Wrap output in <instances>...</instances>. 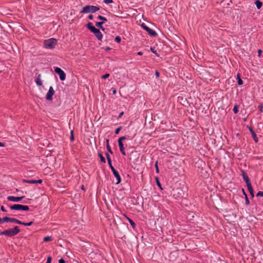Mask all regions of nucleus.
Listing matches in <instances>:
<instances>
[{
  "mask_svg": "<svg viewBox=\"0 0 263 263\" xmlns=\"http://www.w3.org/2000/svg\"><path fill=\"white\" fill-rule=\"evenodd\" d=\"M5 222H7V217L0 218V224L3 223Z\"/></svg>",
  "mask_w": 263,
  "mask_h": 263,
  "instance_id": "bb28decb",
  "label": "nucleus"
},
{
  "mask_svg": "<svg viewBox=\"0 0 263 263\" xmlns=\"http://www.w3.org/2000/svg\"><path fill=\"white\" fill-rule=\"evenodd\" d=\"M151 51L155 53L156 55H157V51L155 49V48L154 47H151Z\"/></svg>",
  "mask_w": 263,
  "mask_h": 263,
  "instance_id": "a19ab883",
  "label": "nucleus"
},
{
  "mask_svg": "<svg viewBox=\"0 0 263 263\" xmlns=\"http://www.w3.org/2000/svg\"><path fill=\"white\" fill-rule=\"evenodd\" d=\"M258 108H259V111H260V112H263V104H260L258 106Z\"/></svg>",
  "mask_w": 263,
  "mask_h": 263,
  "instance_id": "e433bc0d",
  "label": "nucleus"
},
{
  "mask_svg": "<svg viewBox=\"0 0 263 263\" xmlns=\"http://www.w3.org/2000/svg\"><path fill=\"white\" fill-rule=\"evenodd\" d=\"M88 18L89 20H93V15L92 14H90V15H88Z\"/></svg>",
  "mask_w": 263,
  "mask_h": 263,
  "instance_id": "3c124183",
  "label": "nucleus"
},
{
  "mask_svg": "<svg viewBox=\"0 0 263 263\" xmlns=\"http://www.w3.org/2000/svg\"><path fill=\"white\" fill-rule=\"evenodd\" d=\"M35 183H41L43 182L42 179L35 180Z\"/></svg>",
  "mask_w": 263,
  "mask_h": 263,
  "instance_id": "a18cd8bd",
  "label": "nucleus"
},
{
  "mask_svg": "<svg viewBox=\"0 0 263 263\" xmlns=\"http://www.w3.org/2000/svg\"><path fill=\"white\" fill-rule=\"evenodd\" d=\"M20 232V229L18 226H15L14 228L8 229L0 232L1 235H5L10 237L16 235Z\"/></svg>",
  "mask_w": 263,
  "mask_h": 263,
  "instance_id": "f257e3e1",
  "label": "nucleus"
},
{
  "mask_svg": "<svg viewBox=\"0 0 263 263\" xmlns=\"http://www.w3.org/2000/svg\"><path fill=\"white\" fill-rule=\"evenodd\" d=\"M86 27L88 29H89L91 31V32H92L94 28H95V27L92 25V24L91 22H89L86 25Z\"/></svg>",
  "mask_w": 263,
  "mask_h": 263,
  "instance_id": "412c9836",
  "label": "nucleus"
},
{
  "mask_svg": "<svg viewBox=\"0 0 263 263\" xmlns=\"http://www.w3.org/2000/svg\"><path fill=\"white\" fill-rule=\"evenodd\" d=\"M33 223V221H30L29 222H24L22 221V225L25 226H30Z\"/></svg>",
  "mask_w": 263,
  "mask_h": 263,
  "instance_id": "a878e982",
  "label": "nucleus"
},
{
  "mask_svg": "<svg viewBox=\"0 0 263 263\" xmlns=\"http://www.w3.org/2000/svg\"><path fill=\"white\" fill-rule=\"evenodd\" d=\"M5 146V144L4 143L0 142V147H4Z\"/></svg>",
  "mask_w": 263,
  "mask_h": 263,
  "instance_id": "864d4df0",
  "label": "nucleus"
},
{
  "mask_svg": "<svg viewBox=\"0 0 263 263\" xmlns=\"http://www.w3.org/2000/svg\"><path fill=\"white\" fill-rule=\"evenodd\" d=\"M129 222L130 223V224H131V226H132V227L133 228H135V226H136V224L135 223L129 218L128 217H127Z\"/></svg>",
  "mask_w": 263,
  "mask_h": 263,
  "instance_id": "393cba45",
  "label": "nucleus"
},
{
  "mask_svg": "<svg viewBox=\"0 0 263 263\" xmlns=\"http://www.w3.org/2000/svg\"><path fill=\"white\" fill-rule=\"evenodd\" d=\"M109 77V74L106 73L105 74L102 76L101 78L103 79H106L108 78Z\"/></svg>",
  "mask_w": 263,
  "mask_h": 263,
  "instance_id": "c9c22d12",
  "label": "nucleus"
},
{
  "mask_svg": "<svg viewBox=\"0 0 263 263\" xmlns=\"http://www.w3.org/2000/svg\"><path fill=\"white\" fill-rule=\"evenodd\" d=\"M55 72L60 76V79L61 81H64L66 79V74L64 71L60 68L56 67L54 69Z\"/></svg>",
  "mask_w": 263,
  "mask_h": 263,
  "instance_id": "39448f33",
  "label": "nucleus"
},
{
  "mask_svg": "<svg viewBox=\"0 0 263 263\" xmlns=\"http://www.w3.org/2000/svg\"><path fill=\"white\" fill-rule=\"evenodd\" d=\"M113 2L112 0H104V3H105L106 4H110Z\"/></svg>",
  "mask_w": 263,
  "mask_h": 263,
  "instance_id": "37998d69",
  "label": "nucleus"
},
{
  "mask_svg": "<svg viewBox=\"0 0 263 263\" xmlns=\"http://www.w3.org/2000/svg\"><path fill=\"white\" fill-rule=\"evenodd\" d=\"M155 168H156V172L157 173H159V167H158V161H157L155 164Z\"/></svg>",
  "mask_w": 263,
  "mask_h": 263,
  "instance_id": "f704fd0d",
  "label": "nucleus"
},
{
  "mask_svg": "<svg viewBox=\"0 0 263 263\" xmlns=\"http://www.w3.org/2000/svg\"><path fill=\"white\" fill-rule=\"evenodd\" d=\"M106 148H107V151L109 153H110L111 154L113 153L109 144H106Z\"/></svg>",
  "mask_w": 263,
  "mask_h": 263,
  "instance_id": "7c9ffc66",
  "label": "nucleus"
},
{
  "mask_svg": "<svg viewBox=\"0 0 263 263\" xmlns=\"http://www.w3.org/2000/svg\"><path fill=\"white\" fill-rule=\"evenodd\" d=\"M137 54H138V55H142L143 54V52H141V51H140V52H138L137 53Z\"/></svg>",
  "mask_w": 263,
  "mask_h": 263,
  "instance_id": "6e6d98bb",
  "label": "nucleus"
},
{
  "mask_svg": "<svg viewBox=\"0 0 263 263\" xmlns=\"http://www.w3.org/2000/svg\"><path fill=\"white\" fill-rule=\"evenodd\" d=\"M110 47H106V48H105V50H106V51H107V50H110Z\"/></svg>",
  "mask_w": 263,
  "mask_h": 263,
  "instance_id": "4d7b16f0",
  "label": "nucleus"
},
{
  "mask_svg": "<svg viewBox=\"0 0 263 263\" xmlns=\"http://www.w3.org/2000/svg\"><path fill=\"white\" fill-rule=\"evenodd\" d=\"M7 222H15L18 224H22V221H20V220L14 218H11V217H7Z\"/></svg>",
  "mask_w": 263,
  "mask_h": 263,
  "instance_id": "f8f14e48",
  "label": "nucleus"
},
{
  "mask_svg": "<svg viewBox=\"0 0 263 263\" xmlns=\"http://www.w3.org/2000/svg\"><path fill=\"white\" fill-rule=\"evenodd\" d=\"M241 175L244 181L246 182V185L251 183L249 177L244 170H241Z\"/></svg>",
  "mask_w": 263,
  "mask_h": 263,
  "instance_id": "1a4fd4ad",
  "label": "nucleus"
},
{
  "mask_svg": "<svg viewBox=\"0 0 263 263\" xmlns=\"http://www.w3.org/2000/svg\"><path fill=\"white\" fill-rule=\"evenodd\" d=\"M1 210L3 212H7L6 210L5 209V207L4 206H2L1 208Z\"/></svg>",
  "mask_w": 263,
  "mask_h": 263,
  "instance_id": "8fccbe9b",
  "label": "nucleus"
},
{
  "mask_svg": "<svg viewBox=\"0 0 263 263\" xmlns=\"http://www.w3.org/2000/svg\"><path fill=\"white\" fill-rule=\"evenodd\" d=\"M242 192H243V195L245 196V197H246V195H247V194L246 193V192H245V191L244 189H242Z\"/></svg>",
  "mask_w": 263,
  "mask_h": 263,
  "instance_id": "5fc2aeb1",
  "label": "nucleus"
},
{
  "mask_svg": "<svg viewBox=\"0 0 263 263\" xmlns=\"http://www.w3.org/2000/svg\"><path fill=\"white\" fill-rule=\"evenodd\" d=\"M70 140L71 141H74V137L73 135V130H71V132H70Z\"/></svg>",
  "mask_w": 263,
  "mask_h": 263,
  "instance_id": "c85d7f7f",
  "label": "nucleus"
},
{
  "mask_svg": "<svg viewBox=\"0 0 263 263\" xmlns=\"http://www.w3.org/2000/svg\"><path fill=\"white\" fill-rule=\"evenodd\" d=\"M59 263H66V262L64 259L61 258L59 260Z\"/></svg>",
  "mask_w": 263,
  "mask_h": 263,
  "instance_id": "49530a36",
  "label": "nucleus"
},
{
  "mask_svg": "<svg viewBox=\"0 0 263 263\" xmlns=\"http://www.w3.org/2000/svg\"><path fill=\"white\" fill-rule=\"evenodd\" d=\"M114 175L115 176V177L117 179V182H116V184H119L121 182V177L120 176V174L119 173H118V172H117V173H115Z\"/></svg>",
  "mask_w": 263,
  "mask_h": 263,
  "instance_id": "dca6fc26",
  "label": "nucleus"
},
{
  "mask_svg": "<svg viewBox=\"0 0 263 263\" xmlns=\"http://www.w3.org/2000/svg\"><path fill=\"white\" fill-rule=\"evenodd\" d=\"M105 155H106V158L107 160L108 164L110 169H111L112 168L114 167V166L112 165V164H111V160L110 155L107 153H106Z\"/></svg>",
  "mask_w": 263,
  "mask_h": 263,
  "instance_id": "4468645a",
  "label": "nucleus"
},
{
  "mask_svg": "<svg viewBox=\"0 0 263 263\" xmlns=\"http://www.w3.org/2000/svg\"><path fill=\"white\" fill-rule=\"evenodd\" d=\"M92 32L95 34V35L96 36V37L98 39L99 41H102L103 35L99 29L95 28L92 30Z\"/></svg>",
  "mask_w": 263,
  "mask_h": 263,
  "instance_id": "6e6552de",
  "label": "nucleus"
},
{
  "mask_svg": "<svg viewBox=\"0 0 263 263\" xmlns=\"http://www.w3.org/2000/svg\"><path fill=\"white\" fill-rule=\"evenodd\" d=\"M52 260V257L50 256H48L47 259L46 263H51Z\"/></svg>",
  "mask_w": 263,
  "mask_h": 263,
  "instance_id": "ea45409f",
  "label": "nucleus"
},
{
  "mask_svg": "<svg viewBox=\"0 0 263 263\" xmlns=\"http://www.w3.org/2000/svg\"><path fill=\"white\" fill-rule=\"evenodd\" d=\"M155 75L157 77V78H158L160 76V73L158 70L155 71Z\"/></svg>",
  "mask_w": 263,
  "mask_h": 263,
  "instance_id": "c03bdc74",
  "label": "nucleus"
},
{
  "mask_svg": "<svg viewBox=\"0 0 263 263\" xmlns=\"http://www.w3.org/2000/svg\"><path fill=\"white\" fill-rule=\"evenodd\" d=\"M237 81H237L238 82V84L239 85H241L243 84V81L241 79L240 74L239 73L237 74Z\"/></svg>",
  "mask_w": 263,
  "mask_h": 263,
  "instance_id": "6ab92c4d",
  "label": "nucleus"
},
{
  "mask_svg": "<svg viewBox=\"0 0 263 263\" xmlns=\"http://www.w3.org/2000/svg\"><path fill=\"white\" fill-rule=\"evenodd\" d=\"M247 186L248 187V190L249 192H250L251 195L252 196V197H254L253 189L251 183L247 184Z\"/></svg>",
  "mask_w": 263,
  "mask_h": 263,
  "instance_id": "2eb2a0df",
  "label": "nucleus"
},
{
  "mask_svg": "<svg viewBox=\"0 0 263 263\" xmlns=\"http://www.w3.org/2000/svg\"><path fill=\"white\" fill-rule=\"evenodd\" d=\"M126 139V136H123L119 138L118 142V143H123L122 141Z\"/></svg>",
  "mask_w": 263,
  "mask_h": 263,
  "instance_id": "c756f323",
  "label": "nucleus"
},
{
  "mask_svg": "<svg viewBox=\"0 0 263 263\" xmlns=\"http://www.w3.org/2000/svg\"><path fill=\"white\" fill-rule=\"evenodd\" d=\"M141 26L145 30H146L148 33V34L152 36H156L157 35V33L155 31H154V30L149 28L148 27H147L146 25H145L144 24H142L141 25Z\"/></svg>",
  "mask_w": 263,
  "mask_h": 263,
  "instance_id": "423d86ee",
  "label": "nucleus"
},
{
  "mask_svg": "<svg viewBox=\"0 0 263 263\" xmlns=\"http://www.w3.org/2000/svg\"><path fill=\"white\" fill-rule=\"evenodd\" d=\"M111 170L113 173V174H114L115 173H117V172H118L116 170H115V168L114 167L112 168Z\"/></svg>",
  "mask_w": 263,
  "mask_h": 263,
  "instance_id": "603ef678",
  "label": "nucleus"
},
{
  "mask_svg": "<svg viewBox=\"0 0 263 263\" xmlns=\"http://www.w3.org/2000/svg\"><path fill=\"white\" fill-rule=\"evenodd\" d=\"M249 130L250 132L251 133L252 136L255 142H257L258 141V139L257 137V135L255 132L253 130L252 128L251 127L248 126Z\"/></svg>",
  "mask_w": 263,
  "mask_h": 263,
  "instance_id": "9b49d317",
  "label": "nucleus"
},
{
  "mask_svg": "<svg viewBox=\"0 0 263 263\" xmlns=\"http://www.w3.org/2000/svg\"><path fill=\"white\" fill-rule=\"evenodd\" d=\"M115 41L116 42H117V43H120V42H121V37H120L119 36H117L115 37Z\"/></svg>",
  "mask_w": 263,
  "mask_h": 263,
  "instance_id": "473e14b6",
  "label": "nucleus"
},
{
  "mask_svg": "<svg viewBox=\"0 0 263 263\" xmlns=\"http://www.w3.org/2000/svg\"><path fill=\"white\" fill-rule=\"evenodd\" d=\"M41 74H39L37 78L35 81V82H36L37 85H38L39 86L42 85V82L41 80Z\"/></svg>",
  "mask_w": 263,
  "mask_h": 263,
  "instance_id": "f3484780",
  "label": "nucleus"
},
{
  "mask_svg": "<svg viewBox=\"0 0 263 263\" xmlns=\"http://www.w3.org/2000/svg\"><path fill=\"white\" fill-rule=\"evenodd\" d=\"M10 209L12 210H23V211H28L29 208L27 205H24L22 204H15L10 206Z\"/></svg>",
  "mask_w": 263,
  "mask_h": 263,
  "instance_id": "20e7f679",
  "label": "nucleus"
},
{
  "mask_svg": "<svg viewBox=\"0 0 263 263\" xmlns=\"http://www.w3.org/2000/svg\"><path fill=\"white\" fill-rule=\"evenodd\" d=\"M156 181H157V185H158L159 187H160L162 189V188H161V183H160V182H159V180H158V178H157H157H156Z\"/></svg>",
  "mask_w": 263,
  "mask_h": 263,
  "instance_id": "79ce46f5",
  "label": "nucleus"
},
{
  "mask_svg": "<svg viewBox=\"0 0 263 263\" xmlns=\"http://www.w3.org/2000/svg\"><path fill=\"white\" fill-rule=\"evenodd\" d=\"M104 22H99L96 23V26L98 27H99L100 29H101L103 31L105 30L104 27H103V24Z\"/></svg>",
  "mask_w": 263,
  "mask_h": 263,
  "instance_id": "a211bd4d",
  "label": "nucleus"
},
{
  "mask_svg": "<svg viewBox=\"0 0 263 263\" xmlns=\"http://www.w3.org/2000/svg\"><path fill=\"white\" fill-rule=\"evenodd\" d=\"M118 144H119V149H120L121 153H122V155L125 156L126 153H125V148H124L123 143H118Z\"/></svg>",
  "mask_w": 263,
  "mask_h": 263,
  "instance_id": "ddd939ff",
  "label": "nucleus"
},
{
  "mask_svg": "<svg viewBox=\"0 0 263 263\" xmlns=\"http://www.w3.org/2000/svg\"><path fill=\"white\" fill-rule=\"evenodd\" d=\"M257 52H258V56L260 57L261 54V53H262V50L259 49L258 50Z\"/></svg>",
  "mask_w": 263,
  "mask_h": 263,
  "instance_id": "09e8293b",
  "label": "nucleus"
},
{
  "mask_svg": "<svg viewBox=\"0 0 263 263\" xmlns=\"http://www.w3.org/2000/svg\"><path fill=\"white\" fill-rule=\"evenodd\" d=\"M116 92H117V91H116V89H115L112 90V93H113V94H116Z\"/></svg>",
  "mask_w": 263,
  "mask_h": 263,
  "instance_id": "13d9d810",
  "label": "nucleus"
},
{
  "mask_svg": "<svg viewBox=\"0 0 263 263\" xmlns=\"http://www.w3.org/2000/svg\"><path fill=\"white\" fill-rule=\"evenodd\" d=\"M233 112L235 113V114H237L238 112V106L237 105H235L234 106V108H233Z\"/></svg>",
  "mask_w": 263,
  "mask_h": 263,
  "instance_id": "cd10ccee",
  "label": "nucleus"
},
{
  "mask_svg": "<svg viewBox=\"0 0 263 263\" xmlns=\"http://www.w3.org/2000/svg\"><path fill=\"white\" fill-rule=\"evenodd\" d=\"M57 44V40L55 39L51 38L44 41V47L46 48L52 49L55 47Z\"/></svg>",
  "mask_w": 263,
  "mask_h": 263,
  "instance_id": "7ed1b4c3",
  "label": "nucleus"
},
{
  "mask_svg": "<svg viewBox=\"0 0 263 263\" xmlns=\"http://www.w3.org/2000/svg\"><path fill=\"white\" fill-rule=\"evenodd\" d=\"M123 114H124V112L123 111L120 112V114L119 115L118 117V119L121 118L122 117V116L123 115Z\"/></svg>",
  "mask_w": 263,
  "mask_h": 263,
  "instance_id": "de8ad7c7",
  "label": "nucleus"
},
{
  "mask_svg": "<svg viewBox=\"0 0 263 263\" xmlns=\"http://www.w3.org/2000/svg\"><path fill=\"white\" fill-rule=\"evenodd\" d=\"M255 4H256V7L258 9H259L262 5V2L259 0H256Z\"/></svg>",
  "mask_w": 263,
  "mask_h": 263,
  "instance_id": "aec40b11",
  "label": "nucleus"
},
{
  "mask_svg": "<svg viewBox=\"0 0 263 263\" xmlns=\"http://www.w3.org/2000/svg\"><path fill=\"white\" fill-rule=\"evenodd\" d=\"M109 144V139L106 140V144Z\"/></svg>",
  "mask_w": 263,
  "mask_h": 263,
  "instance_id": "052dcab7",
  "label": "nucleus"
},
{
  "mask_svg": "<svg viewBox=\"0 0 263 263\" xmlns=\"http://www.w3.org/2000/svg\"><path fill=\"white\" fill-rule=\"evenodd\" d=\"M257 197H263V192L262 191H259L257 195Z\"/></svg>",
  "mask_w": 263,
  "mask_h": 263,
  "instance_id": "4c0bfd02",
  "label": "nucleus"
},
{
  "mask_svg": "<svg viewBox=\"0 0 263 263\" xmlns=\"http://www.w3.org/2000/svg\"><path fill=\"white\" fill-rule=\"evenodd\" d=\"M23 182L24 183H30V184H35V180H29V179H23Z\"/></svg>",
  "mask_w": 263,
  "mask_h": 263,
  "instance_id": "4be33fe9",
  "label": "nucleus"
},
{
  "mask_svg": "<svg viewBox=\"0 0 263 263\" xmlns=\"http://www.w3.org/2000/svg\"><path fill=\"white\" fill-rule=\"evenodd\" d=\"M24 198V196L22 197H14V196H8L7 197V199L9 201H13V202H18L20 201L22 199Z\"/></svg>",
  "mask_w": 263,
  "mask_h": 263,
  "instance_id": "9d476101",
  "label": "nucleus"
},
{
  "mask_svg": "<svg viewBox=\"0 0 263 263\" xmlns=\"http://www.w3.org/2000/svg\"><path fill=\"white\" fill-rule=\"evenodd\" d=\"M122 128V126H119L118 128H117V129H116L115 131V133L117 135L119 133L120 131L121 130V129Z\"/></svg>",
  "mask_w": 263,
  "mask_h": 263,
  "instance_id": "72a5a7b5",
  "label": "nucleus"
},
{
  "mask_svg": "<svg viewBox=\"0 0 263 263\" xmlns=\"http://www.w3.org/2000/svg\"><path fill=\"white\" fill-rule=\"evenodd\" d=\"M245 202H246V204L247 205L250 204V201L249 200V198H248L247 195H246V197H245Z\"/></svg>",
  "mask_w": 263,
  "mask_h": 263,
  "instance_id": "58836bf2",
  "label": "nucleus"
},
{
  "mask_svg": "<svg viewBox=\"0 0 263 263\" xmlns=\"http://www.w3.org/2000/svg\"><path fill=\"white\" fill-rule=\"evenodd\" d=\"M100 8L97 6L92 5H86L84 6L81 13H95L98 11Z\"/></svg>",
  "mask_w": 263,
  "mask_h": 263,
  "instance_id": "f03ea898",
  "label": "nucleus"
},
{
  "mask_svg": "<svg viewBox=\"0 0 263 263\" xmlns=\"http://www.w3.org/2000/svg\"><path fill=\"white\" fill-rule=\"evenodd\" d=\"M98 156L100 157V158L101 159V161L102 162H103V163H105L106 162V160H105V157L100 153H98Z\"/></svg>",
  "mask_w": 263,
  "mask_h": 263,
  "instance_id": "b1692460",
  "label": "nucleus"
},
{
  "mask_svg": "<svg viewBox=\"0 0 263 263\" xmlns=\"http://www.w3.org/2000/svg\"><path fill=\"white\" fill-rule=\"evenodd\" d=\"M98 18L100 20H101V21H107V19L106 18H105V17L102 16V15H99L98 16Z\"/></svg>",
  "mask_w": 263,
  "mask_h": 263,
  "instance_id": "2f4dec72",
  "label": "nucleus"
},
{
  "mask_svg": "<svg viewBox=\"0 0 263 263\" xmlns=\"http://www.w3.org/2000/svg\"><path fill=\"white\" fill-rule=\"evenodd\" d=\"M52 240H53V238H52V236H46V237H44L43 238V240L45 242L50 241H52Z\"/></svg>",
  "mask_w": 263,
  "mask_h": 263,
  "instance_id": "5701e85b",
  "label": "nucleus"
},
{
  "mask_svg": "<svg viewBox=\"0 0 263 263\" xmlns=\"http://www.w3.org/2000/svg\"><path fill=\"white\" fill-rule=\"evenodd\" d=\"M54 90L52 86L49 87V90L46 94V99L47 100L50 101L52 100V96L54 94Z\"/></svg>",
  "mask_w": 263,
  "mask_h": 263,
  "instance_id": "0eeeda50",
  "label": "nucleus"
},
{
  "mask_svg": "<svg viewBox=\"0 0 263 263\" xmlns=\"http://www.w3.org/2000/svg\"><path fill=\"white\" fill-rule=\"evenodd\" d=\"M81 189L83 190H85V189H84V185H82V187H81Z\"/></svg>",
  "mask_w": 263,
  "mask_h": 263,
  "instance_id": "bf43d9fd",
  "label": "nucleus"
}]
</instances>
